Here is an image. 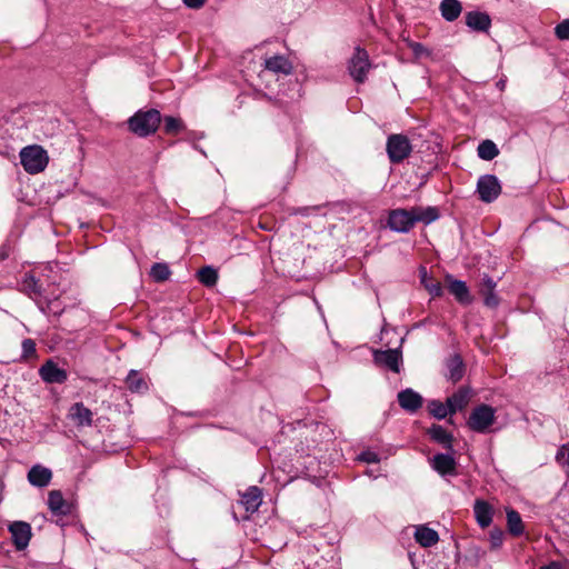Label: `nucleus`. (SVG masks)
Masks as SVG:
<instances>
[{"instance_id": "16", "label": "nucleus", "mask_w": 569, "mask_h": 569, "mask_svg": "<svg viewBox=\"0 0 569 569\" xmlns=\"http://www.w3.org/2000/svg\"><path fill=\"white\" fill-rule=\"evenodd\" d=\"M262 502V492L258 487L248 488L242 495L240 503L249 513L256 512Z\"/></svg>"}, {"instance_id": "36", "label": "nucleus", "mask_w": 569, "mask_h": 569, "mask_svg": "<svg viewBox=\"0 0 569 569\" xmlns=\"http://www.w3.org/2000/svg\"><path fill=\"white\" fill-rule=\"evenodd\" d=\"M505 533L499 528H493L489 533V541L492 549H498L503 542Z\"/></svg>"}, {"instance_id": "40", "label": "nucleus", "mask_w": 569, "mask_h": 569, "mask_svg": "<svg viewBox=\"0 0 569 569\" xmlns=\"http://www.w3.org/2000/svg\"><path fill=\"white\" fill-rule=\"evenodd\" d=\"M556 459L558 462L569 467V443L563 445L557 452Z\"/></svg>"}, {"instance_id": "14", "label": "nucleus", "mask_w": 569, "mask_h": 569, "mask_svg": "<svg viewBox=\"0 0 569 569\" xmlns=\"http://www.w3.org/2000/svg\"><path fill=\"white\" fill-rule=\"evenodd\" d=\"M466 24L475 30L486 32L491 26V19L488 13L481 11H469L466 13Z\"/></svg>"}, {"instance_id": "27", "label": "nucleus", "mask_w": 569, "mask_h": 569, "mask_svg": "<svg viewBox=\"0 0 569 569\" xmlns=\"http://www.w3.org/2000/svg\"><path fill=\"white\" fill-rule=\"evenodd\" d=\"M411 150V144H387V153L392 162L402 161Z\"/></svg>"}, {"instance_id": "10", "label": "nucleus", "mask_w": 569, "mask_h": 569, "mask_svg": "<svg viewBox=\"0 0 569 569\" xmlns=\"http://www.w3.org/2000/svg\"><path fill=\"white\" fill-rule=\"evenodd\" d=\"M375 361L398 373L402 361L401 352L398 349H388L375 352Z\"/></svg>"}, {"instance_id": "20", "label": "nucleus", "mask_w": 569, "mask_h": 569, "mask_svg": "<svg viewBox=\"0 0 569 569\" xmlns=\"http://www.w3.org/2000/svg\"><path fill=\"white\" fill-rule=\"evenodd\" d=\"M416 541L422 547H431L439 540V535L436 530L426 526H419L415 532Z\"/></svg>"}, {"instance_id": "15", "label": "nucleus", "mask_w": 569, "mask_h": 569, "mask_svg": "<svg viewBox=\"0 0 569 569\" xmlns=\"http://www.w3.org/2000/svg\"><path fill=\"white\" fill-rule=\"evenodd\" d=\"M69 416L78 427H90L92 425L93 413L82 402L72 405Z\"/></svg>"}, {"instance_id": "3", "label": "nucleus", "mask_w": 569, "mask_h": 569, "mask_svg": "<svg viewBox=\"0 0 569 569\" xmlns=\"http://www.w3.org/2000/svg\"><path fill=\"white\" fill-rule=\"evenodd\" d=\"M20 161L28 173L36 174L46 169L49 157L40 144H28L20 151Z\"/></svg>"}, {"instance_id": "19", "label": "nucleus", "mask_w": 569, "mask_h": 569, "mask_svg": "<svg viewBox=\"0 0 569 569\" xmlns=\"http://www.w3.org/2000/svg\"><path fill=\"white\" fill-rule=\"evenodd\" d=\"M439 9L442 18L448 22H452L461 14L462 6L458 0H442Z\"/></svg>"}, {"instance_id": "38", "label": "nucleus", "mask_w": 569, "mask_h": 569, "mask_svg": "<svg viewBox=\"0 0 569 569\" xmlns=\"http://www.w3.org/2000/svg\"><path fill=\"white\" fill-rule=\"evenodd\" d=\"M555 33L558 39L560 40H568L569 39V19H566L561 21L557 27L555 28Z\"/></svg>"}, {"instance_id": "22", "label": "nucleus", "mask_w": 569, "mask_h": 569, "mask_svg": "<svg viewBox=\"0 0 569 569\" xmlns=\"http://www.w3.org/2000/svg\"><path fill=\"white\" fill-rule=\"evenodd\" d=\"M496 282L489 276L482 279L481 295L483 296L485 305L488 307H497L499 299L495 293Z\"/></svg>"}, {"instance_id": "37", "label": "nucleus", "mask_w": 569, "mask_h": 569, "mask_svg": "<svg viewBox=\"0 0 569 569\" xmlns=\"http://www.w3.org/2000/svg\"><path fill=\"white\" fill-rule=\"evenodd\" d=\"M23 288L24 290L39 295L40 293V287L38 284L37 279L32 274H27L23 279Z\"/></svg>"}, {"instance_id": "26", "label": "nucleus", "mask_w": 569, "mask_h": 569, "mask_svg": "<svg viewBox=\"0 0 569 569\" xmlns=\"http://www.w3.org/2000/svg\"><path fill=\"white\" fill-rule=\"evenodd\" d=\"M127 387L132 392H144L148 390V385L142 376L137 370H130L126 378Z\"/></svg>"}, {"instance_id": "41", "label": "nucleus", "mask_w": 569, "mask_h": 569, "mask_svg": "<svg viewBox=\"0 0 569 569\" xmlns=\"http://www.w3.org/2000/svg\"><path fill=\"white\" fill-rule=\"evenodd\" d=\"M48 310L49 312L58 316L63 311V308L60 306V303L57 300L49 301L48 303Z\"/></svg>"}, {"instance_id": "5", "label": "nucleus", "mask_w": 569, "mask_h": 569, "mask_svg": "<svg viewBox=\"0 0 569 569\" xmlns=\"http://www.w3.org/2000/svg\"><path fill=\"white\" fill-rule=\"evenodd\" d=\"M370 68L371 63L368 52L357 47L348 63L350 76L356 82L362 83L367 79Z\"/></svg>"}, {"instance_id": "7", "label": "nucleus", "mask_w": 569, "mask_h": 569, "mask_svg": "<svg viewBox=\"0 0 569 569\" xmlns=\"http://www.w3.org/2000/svg\"><path fill=\"white\" fill-rule=\"evenodd\" d=\"M39 376L47 383H63L68 379L64 369L59 368L53 360H47L39 369Z\"/></svg>"}, {"instance_id": "21", "label": "nucleus", "mask_w": 569, "mask_h": 569, "mask_svg": "<svg viewBox=\"0 0 569 569\" xmlns=\"http://www.w3.org/2000/svg\"><path fill=\"white\" fill-rule=\"evenodd\" d=\"M449 291L460 303L469 305L472 300L466 282L461 280L450 279Z\"/></svg>"}, {"instance_id": "17", "label": "nucleus", "mask_w": 569, "mask_h": 569, "mask_svg": "<svg viewBox=\"0 0 569 569\" xmlns=\"http://www.w3.org/2000/svg\"><path fill=\"white\" fill-rule=\"evenodd\" d=\"M52 478V472L50 469L36 465L28 472V480L32 486L36 487H46L50 483Z\"/></svg>"}, {"instance_id": "9", "label": "nucleus", "mask_w": 569, "mask_h": 569, "mask_svg": "<svg viewBox=\"0 0 569 569\" xmlns=\"http://www.w3.org/2000/svg\"><path fill=\"white\" fill-rule=\"evenodd\" d=\"M264 71H270L277 76H289L293 71L291 61L281 54L266 58L263 61Z\"/></svg>"}, {"instance_id": "18", "label": "nucleus", "mask_w": 569, "mask_h": 569, "mask_svg": "<svg viewBox=\"0 0 569 569\" xmlns=\"http://www.w3.org/2000/svg\"><path fill=\"white\" fill-rule=\"evenodd\" d=\"M430 439L445 449L452 450L453 436L440 425H432L427 432Z\"/></svg>"}, {"instance_id": "44", "label": "nucleus", "mask_w": 569, "mask_h": 569, "mask_svg": "<svg viewBox=\"0 0 569 569\" xmlns=\"http://www.w3.org/2000/svg\"><path fill=\"white\" fill-rule=\"evenodd\" d=\"M387 142H409V139L403 134H391L388 137Z\"/></svg>"}, {"instance_id": "6", "label": "nucleus", "mask_w": 569, "mask_h": 569, "mask_svg": "<svg viewBox=\"0 0 569 569\" xmlns=\"http://www.w3.org/2000/svg\"><path fill=\"white\" fill-rule=\"evenodd\" d=\"M477 192L483 202L490 203L501 193L500 182L493 174L481 176L477 182Z\"/></svg>"}, {"instance_id": "2", "label": "nucleus", "mask_w": 569, "mask_h": 569, "mask_svg": "<svg viewBox=\"0 0 569 569\" xmlns=\"http://www.w3.org/2000/svg\"><path fill=\"white\" fill-rule=\"evenodd\" d=\"M161 120L157 109L139 110L128 120V126L138 137L146 138L158 129Z\"/></svg>"}, {"instance_id": "30", "label": "nucleus", "mask_w": 569, "mask_h": 569, "mask_svg": "<svg viewBox=\"0 0 569 569\" xmlns=\"http://www.w3.org/2000/svg\"><path fill=\"white\" fill-rule=\"evenodd\" d=\"M184 129V123L180 118L171 116L163 118V130L167 134L176 136L182 132Z\"/></svg>"}, {"instance_id": "33", "label": "nucleus", "mask_w": 569, "mask_h": 569, "mask_svg": "<svg viewBox=\"0 0 569 569\" xmlns=\"http://www.w3.org/2000/svg\"><path fill=\"white\" fill-rule=\"evenodd\" d=\"M150 276L156 281H164L170 276V270L166 263H154L151 267Z\"/></svg>"}, {"instance_id": "47", "label": "nucleus", "mask_w": 569, "mask_h": 569, "mask_svg": "<svg viewBox=\"0 0 569 569\" xmlns=\"http://www.w3.org/2000/svg\"><path fill=\"white\" fill-rule=\"evenodd\" d=\"M482 142L489 143V142H492V141L489 140V139H486V140H482Z\"/></svg>"}, {"instance_id": "35", "label": "nucleus", "mask_w": 569, "mask_h": 569, "mask_svg": "<svg viewBox=\"0 0 569 569\" xmlns=\"http://www.w3.org/2000/svg\"><path fill=\"white\" fill-rule=\"evenodd\" d=\"M407 46L409 49H411L412 53L415 54V58L420 59L422 57H429L431 54L430 50L427 49L422 43L406 40Z\"/></svg>"}, {"instance_id": "25", "label": "nucleus", "mask_w": 569, "mask_h": 569, "mask_svg": "<svg viewBox=\"0 0 569 569\" xmlns=\"http://www.w3.org/2000/svg\"><path fill=\"white\" fill-rule=\"evenodd\" d=\"M48 506L49 509L57 515H66L68 511L64 498L59 490H52L49 492Z\"/></svg>"}, {"instance_id": "31", "label": "nucleus", "mask_w": 569, "mask_h": 569, "mask_svg": "<svg viewBox=\"0 0 569 569\" xmlns=\"http://www.w3.org/2000/svg\"><path fill=\"white\" fill-rule=\"evenodd\" d=\"M421 283L432 297H440L442 295L441 283L431 278H428L426 269L421 270Z\"/></svg>"}, {"instance_id": "28", "label": "nucleus", "mask_w": 569, "mask_h": 569, "mask_svg": "<svg viewBox=\"0 0 569 569\" xmlns=\"http://www.w3.org/2000/svg\"><path fill=\"white\" fill-rule=\"evenodd\" d=\"M198 280L206 287H213L218 281V272L210 266L202 267L197 272Z\"/></svg>"}, {"instance_id": "23", "label": "nucleus", "mask_w": 569, "mask_h": 569, "mask_svg": "<svg viewBox=\"0 0 569 569\" xmlns=\"http://www.w3.org/2000/svg\"><path fill=\"white\" fill-rule=\"evenodd\" d=\"M506 515H507L508 531L512 536H516V537L521 536L525 531V526H523L520 513L518 511H516L515 509L507 508Z\"/></svg>"}, {"instance_id": "1", "label": "nucleus", "mask_w": 569, "mask_h": 569, "mask_svg": "<svg viewBox=\"0 0 569 569\" xmlns=\"http://www.w3.org/2000/svg\"><path fill=\"white\" fill-rule=\"evenodd\" d=\"M439 218L435 207H412L411 209H395L389 212L388 227L396 231L407 233L416 222L431 223Z\"/></svg>"}, {"instance_id": "8", "label": "nucleus", "mask_w": 569, "mask_h": 569, "mask_svg": "<svg viewBox=\"0 0 569 569\" xmlns=\"http://www.w3.org/2000/svg\"><path fill=\"white\" fill-rule=\"evenodd\" d=\"M12 542L17 550H23L31 539V527L28 522L16 521L9 526Z\"/></svg>"}, {"instance_id": "11", "label": "nucleus", "mask_w": 569, "mask_h": 569, "mask_svg": "<svg viewBox=\"0 0 569 569\" xmlns=\"http://www.w3.org/2000/svg\"><path fill=\"white\" fill-rule=\"evenodd\" d=\"M431 467L441 476L457 475V462L451 455L437 453L430 460Z\"/></svg>"}, {"instance_id": "4", "label": "nucleus", "mask_w": 569, "mask_h": 569, "mask_svg": "<svg viewBox=\"0 0 569 569\" xmlns=\"http://www.w3.org/2000/svg\"><path fill=\"white\" fill-rule=\"evenodd\" d=\"M495 421L496 410L488 405H480L471 411L467 425L472 431L486 433Z\"/></svg>"}, {"instance_id": "24", "label": "nucleus", "mask_w": 569, "mask_h": 569, "mask_svg": "<svg viewBox=\"0 0 569 569\" xmlns=\"http://www.w3.org/2000/svg\"><path fill=\"white\" fill-rule=\"evenodd\" d=\"M469 401V393L465 389H459L451 397L447 399V405L450 410V415L456 413L457 411L462 410Z\"/></svg>"}, {"instance_id": "12", "label": "nucleus", "mask_w": 569, "mask_h": 569, "mask_svg": "<svg viewBox=\"0 0 569 569\" xmlns=\"http://www.w3.org/2000/svg\"><path fill=\"white\" fill-rule=\"evenodd\" d=\"M473 513L477 523L485 529L491 525L495 510L489 502L477 499L473 505Z\"/></svg>"}, {"instance_id": "46", "label": "nucleus", "mask_w": 569, "mask_h": 569, "mask_svg": "<svg viewBox=\"0 0 569 569\" xmlns=\"http://www.w3.org/2000/svg\"><path fill=\"white\" fill-rule=\"evenodd\" d=\"M506 82L507 80L506 79H500L498 82H497V87L502 91L506 87Z\"/></svg>"}, {"instance_id": "39", "label": "nucleus", "mask_w": 569, "mask_h": 569, "mask_svg": "<svg viewBox=\"0 0 569 569\" xmlns=\"http://www.w3.org/2000/svg\"><path fill=\"white\" fill-rule=\"evenodd\" d=\"M22 357L23 358H30L36 356V342L32 339H24L22 341Z\"/></svg>"}, {"instance_id": "13", "label": "nucleus", "mask_w": 569, "mask_h": 569, "mask_svg": "<svg viewBox=\"0 0 569 569\" xmlns=\"http://www.w3.org/2000/svg\"><path fill=\"white\" fill-rule=\"evenodd\" d=\"M400 407L409 412H416L422 406V397L412 389H406L398 393Z\"/></svg>"}, {"instance_id": "42", "label": "nucleus", "mask_w": 569, "mask_h": 569, "mask_svg": "<svg viewBox=\"0 0 569 569\" xmlns=\"http://www.w3.org/2000/svg\"><path fill=\"white\" fill-rule=\"evenodd\" d=\"M360 460L362 461H366V462H378V456L377 453L375 452H371V451H367V452H362L360 455Z\"/></svg>"}, {"instance_id": "29", "label": "nucleus", "mask_w": 569, "mask_h": 569, "mask_svg": "<svg viewBox=\"0 0 569 569\" xmlns=\"http://www.w3.org/2000/svg\"><path fill=\"white\" fill-rule=\"evenodd\" d=\"M449 376L452 382L459 381L463 377V363L459 356H453L448 362Z\"/></svg>"}, {"instance_id": "45", "label": "nucleus", "mask_w": 569, "mask_h": 569, "mask_svg": "<svg viewBox=\"0 0 569 569\" xmlns=\"http://www.w3.org/2000/svg\"><path fill=\"white\" fill-rule=\"evenodd\" d=\"M540 569H563V565L559 561H551L548 565L540 567Z\"/></svg>"}, {"instance_id": "43", "label": "nucleus", "mask_w": 569, "mask_h": 569, "mask_svg": "<svg viewBox=\"0 0 569 569\" xmlns=\"http://www.w3.org/2000/svg\"><path fill=\"white\" fill-rule=\"evenodd\" d=\"M182 1L190 9H199L206 2V0H182Z\"/></svg>"}, {"instance_id": "34", "label": "nucleus", "mask_w": 569, "mask_h": 569, "mask_svg": "<svg viewBox=\"0 0 569 569\" xmlns=\"http://www.w3.org/2000/svg\"><path fill=\"white\" fill-rule=\"evenodd\" d=\"M499 154L497 144H478V156L483 160H492Z\"/></svg>"}, {"instance_id": "32", "label": "nucleus", "mask_w": 569, "mask_h": 569, "mask_svg": "<svg viewBox=\"0 0 569 569\" xmlns=\"http://www.w3.org/2000/svg\"><path fill=\"white\" fill-rule=\"evenodd\" d=\"M428 411L431 416H433L437 419H445L448 415H450V410L447 402L442 403L439 400L429 401Z\"/></svg>"}]
</instances>
